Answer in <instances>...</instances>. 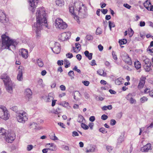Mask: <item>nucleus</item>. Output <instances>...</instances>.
<instances>
[{
    "label": "nucleus",
    "mask_w": 153,
    "mask_h": 153,
    "mask_svg": "<svg viewBox=\"0 0 153 153\" xmlns=\"http://www.w3.org/2000/svg\"><path fill=\"white\" fill-rule=\"evenodd\" d=\"M36 22L33 29L36 28V33L38 38L41 36L40 30L44 28H49L47 20V15L45 8L43 7L39 8L36 13Z\"/></svg>",
    "instance_id": "obj_1"
},
{
    "label": "nucleus",
    "mask_w": 153,
    "mask_h": 153,
    "mask_svg": "<svg viewBox=\"0 0 153 153\" xmlns=\"http://www.w3.org/2000/svg\"><path fill=\"white\" fill-rule=\"evenodd\" d=\"M2 40V48L11 50L10 46H12L13 48H15L18 43L15 40L11 39L5 34H3L1 36Z\"/></svg>",
    "instance_id": "obj_2"
},
{
    "label": "nucleus",
    "mask_w": 153,
    "mask_h": 153,
    "mask_svg": "<svg viewBox=\"0 0 153 153\" xmlns=\"http://www.w3.org/2000/svg\"><path fill=\"white\" fill-rule=\"evenodd\" d=\"M74 5L76 10L74 9V6L72 5H70L69 8L70 13L73 16L76 17L77 13L80 16L82 14H84L85 13V7L82 3L76 2L75 3Z\"/></svg>",
    "instance_id": "obj_3"
},
{
    "label": "nucleus",
    "mask_w": 153,
    "mask_h": 153,
    "mask_svg": "<svg viewBox=\"0 0 153 153\" xmlns=\"http://www.w3.org/2000/svg\"><path fill=\"white\" fill-rule=\"evenodd\" d=\"M0 78L3 80L4 82L7 91L11 94L13 92V84L9 77L6 74H4L0 76Z\"/></svg>",
    "instance_id": "obj_4"
},
{
    "label": "nucleus",
    "mask_w": 153,
    "mask_h": 153,
    "mask_svg": "<svg viewBox=\"0 0 153 153\" xmlns=\"http://www.w3.org/2000/svg\"><path fill=\"white\" fill-rule=\"evenodd\" d=\"M16 118L19 122L25 123L28 120V115L25 111H20L16 113Z\"/></svg>",
    "instance_id": "obj_5"
},
{
    "label": "nucleus",
    "mask_w": 153,
    "mask_h": 153,
    "mask_svg": "<svg viewBox=\"0 0 153 153\" xmlns=\"http://www.w3.org/2000/svg\"><path fill=\"white\" fill-rule=\"evenodd\" d=\"M54 25L56 28L60 29H65L67 27V25L65 22H64L62 19L59 18H57L56 19Z\"/></svg>",
    "instance_id": "obj_6"
},
{
    "label": "nucleus",
    "mask_w": 153,
    "mask_h": 153,
    "mask_svg": "<svg viewBox=\"0 0 153 153\" xmlns=\"http://www.w3.org/2000/svg\"><path fill=\"white\" fill-rule=\"evenodd\" d=\"M71 34V33L70 32L62 33L59 35V39L62 41H66L69 38Z\"/></svg>",
    "instance_id": "obj_7"
},
{
    "label": "nucleus",
    "mask_w": 153,
    "mask_h": 153,
    "mask_svg": "<svg viewBox=\"0 0 153 153\" xmlns=\"http://www.w3.org/2000/svg\"><path fill=\"white\" fill-rule=\"evenodd\" d=\"M16 138L15 134L13 132L9 133L7 135H5L4 139L8 143H12Z\"/></svg>",
    "instance_id": "obj_8"
},
{
    "label": "nucleus",
    "mask_w": 153,
    "mask_h": 153,
    "mask_svg": "<svg viewBox=\"0 0 153 153\" xmlns=\"http://www.w3.org/2000/svg\"><path fill=\"white\" fill-rule=\"evenodd\" d=\"M121 57L122 59L126 63L128 64L131 65L132 64V62L131 59L129 57L128 54L124 53L121 55Z\"/></svg>",
    "instance_id": "obj_9"
},
{
    "label": "nucleus",
    "mask_w": 153,
    "mask_h": 153,
    "mask_svg": "<svg viewBox=\"0 0 153 153\" xmlns=\"http://www.w3.org/2000/svg\"><path fill=\"white\" fill-rule=\"evenodd\" d=\"M24 67L22 66H19L18 69V73L17 76V79L19 81H22L23 79V72L24 71Z\"/></svg>",
    "instance_id": "obj_10"
},
{
    "label": "nucleus",
    "mask_w": 153,
    "mask_h": 153,
    "mask_svg": "<svg viewBox=\"0 0 153 153\" xmlns=\"http://www.w3.org/2000/svg\"><path fill=\"white\" fill-rule=\"evenodd\" d=\"M8 21V19L6 17L4 11L0 10V21L3 23L7 22Z\"/></svg>",
    "instance_id": "obj_11"
},
{
    "label": "nucleus",
    "mask_w": 153,
    "mask_h": 153,
    "mask_svg": "<svg viewBox=\"0 0 153 153\" xmlns=\"http://www.w3.org/2000/svg\"><path fill=\"white\" fill-rule=\"evenodd\" d=\"M53 52L55 53H59L61 50L60 44L58 42H56L55 43V46L53 48H51Z\"/></svg>",
    "instance_id": "obj_12"
},
{
    "label": "nucleus",
    "mask_w": 153,
    "mask_h": 153,
    "mask_svg": "<svg viewBox=\"0 0 153 153\" xmlns=\"http://www.w3.org/2000/svg\"><path fill=\"white\" fill-rule=\"evenodd\" d=\"M146 77L145 76H142L141 78L140 82L138 86V89H140L143 88L145 82Z\"/></svg>",
    "instance_id": "obj_13"
},
{
    "label": "nucleus",
    "mask_w": 153,
    "mask_h": 153,
    "mask_svg": "<svg viewBox=\"0 0 153 153\" xmlns=\"http://www.w3.org/2000/svg\"><path fill=\"white\" fill-rule=\"evenodd\" d=\"M151 146L150 143L147 144L146 145L142 147L141 148V151L142 152H147L149 150H151Z\"/></svg>",
    "instance_id": "obj_14"
},
{
    "label": "nucleus",
    "mask_w": 153,
    "mask_h": 153,
    "mask_svg": "<svg viewBox=\"0 0 153 153\" xmlns=\"http://www.w3.org/2000/svg\"><path fill=\"white\" fill-rule=\"evenodd\" d=\"M3 112V114L1 115L0 118L5 120H7L9 119L10 117L9 113L7 109Z\"/></svg>",
    "instance_id": "obj_15"
},
{
    "label": "nucleus",
    "mask_w": 153,
    "mask_h": 153,
    "mask_svg": "<svg viewBox=\"0 0 153 153\" xmlns=\"http://www.w3.org/2000/svg\"><path fill=\"white\" fill-rule=\"evenodd\" d=\"M25 97L27 100L31 97L32 92L30 89H27L25 92Z\"/></svg>",
    "instance_id": "obj_16"
},
{
    "label": "nucleus",
    "mask_w": 153,
    "mask_h": 153,
    "mask_svg": "<svg viewBox=\"0 0 153 153\" xmlns=\"http://www.w3.org/2000/svg\"><path fill=\"white\" fill-rule=\"evenodd\" d=\"M36 0H29L30 2V6L29 9L33 12H34L35 8H36V5L35 2Z\"/></svg>",
    "instance_id": "obj_17"
},
{
    "label": "nucleus",
    "mask_w": 153,
    "mask_h": 153,
    "mask_svg": "<svg viewBox=\"0 0 153 153\" xmlns=\"http://www.w3.org/2000/svg\"><path fill=\"white\" fill-rule=\"evenodd\" d=\"M20 52L23 58L26 59L28 57V51L27 50L22 49L20 50Z\"/></svg>",
    "instance_id": "obj_18"
},
{
    "label": "nucleus",
    "mask_w": 153,
    "mask_h": 153,
    "mask_svg": "<svg viewBox=\"0 0 153 153\" xmlns=\"http://www.w3.org/2000/svg\"><path fill=\"white\" fill-rule=\"evenodd\" d=\"M75 47H72V50L75 53L78 52L81 49V45L79 43H76L75 44Z\"/></svg>",
    "instance_id": "obj_19"
},
{
    "label": "nucleus",
    "mask_w": 153,
    "mask_h": 153,
    "mask_svg": "<svg viewBox=\"0 0 153 153\" xmlns=\"http://www.w3.org/2000/svg\"><path fill=\"white\" fill-rule=\"evenodd\" d=\"M33 62L35 63H37L40 67H42L44 65L43 62L40 59H38L36 60H33Z\"/></svg>",
    "instance_id": "obj_20"
},
{
    "label": "nucleus",
    "mask_w": 153,
    "mask_h": 153,
    "mask_svg": "<svg viewBox=\"0 0 153 153\" xmlns=\"http://www.w3.org/2000/svg\"><path fill=\"white\" fill-rule=\"evenodd\" d=\"M134 65L135 68L137 70H138V72H140V69L141 67L140 62L139 61H137L134 62Z\"/></svg>",
    "instance_id": "obj_21"
},
{
    "label": "nucleus",
    "mask_w": 153,
    "mask_h": 153,
    "mask_svg": "<svg viewBox=\"0 0 153 153\" xmlns=\"http://www.w3.org/2000/svg\"><path fill=\"white\" fill-rule=\"evenodd\" d=\"M125 134L124 133H122L121 134L119 137L118 139V143L120 144L123 142L125 139Z\"/></svg>",
    "instance_id": "obj_22"
},
{
    "label": "nucleus",
    "mask_w": 153,
    "mask_h": 153,
    "mask_svg": "<svg viewBox=\"0 0 153 153\" xmlns=\"http://www.w3.org/2000/svg\"><path fill=\"white\" fill-rule=\"evenodd\" d=\"M50 146L49 148H48V150L53 151L55 150V148L56 147V145L52 143H49L46 144V146L47 147H49V146Z\"/></svg>",
    "instance_id": "obj_23"
},
{
    "label": "nucleus",
    "mask_w": 153,
    "mask_h": 153,
    "mask_svg": "<svg viewBox=\"0 0 153 153\" xmlns=\"http://www.w3.org/2000/svg\"><path fill=\"white\" fill-rule=\"evenodd\" d=\"M84 54L85 56L88 58L89 60H91L92 58L93 54L92 53H89L88 51H86L84 52Z\"/></svg>",
    "instance_id": "obj_24"
},
{
    "label": "nucleus",
    "mask_w": 153,
    "mask_h": 153,
    "mask_svg": "<svg viewBox=\"0 0 153 153\" xmlns=\"http://www.w3.org/2000/svg\"><path fill=\"white\" fill-rule=\"evenodd\" d=\"M151 64H144L143 68L146 71H149L151 69Z\"/></svg>",
    "instance_id": "obj_25"
},
{
    "label": "nucleus",
    "mask_w": 153,
    "mask_h": 153,
    "mask_svg": "<svg viewBox=\"0 0 153 153\" xmlns=\"http://www.w3.org/2000/svg\"><path fill=\"white\" fill-rule=\"evenodd\" d=\"M55 2L56 5L59 6H62L64 4L63 0H56Z\"/></svg>",
    "instance_id": "obj_26"
},
{
    "label": "nucleus",
    "mask_w": 153,
    "mask_h": 153,
    "mask_svg": "<svg viewBox=\"0 0 153 153\" xmlns=\"http://www.w3.org/2000/svg\"><path fill=\"white\" fill-rule=\"evenodd\" d=\"M29 127L30 128H32V129H39L37 127V124L34 122L31 123Z\"/></svg>",
    "instance_id": "obj_27"
},
{
    "label": "nucleus",
    "mask_w": 153,
    "mask_h": 153,
    "mask_svg": "<svg viewBox=\"0 0 153 153\" xmlns=\"http://www.w3.org/2000/svg\"><path fill=\"white\" fill-rule=\"evenodd\" d=\"M144 6L148 10H149L150 5H151V2L148 0L146 1L143 4Z\"/></svg>",
    "instance_id": "obj_28"
},
{
    "label": "nucleus",
    "mask_w": 153,
    "mask_h": 153,
    "mask_svg": "<svg viewBox=\"0 0 153 153\" xmlns=\"http://www.w3.org/2000/svg\"><path fill=\"white\" fill-rule=\"evenodd\" d=\"M97 73L100 75L105 76H106V74L104 73V71L102 69H99L97 71Z\"/></svg>",
    "instance_id": "obj_29"
},
{
    "label": "nucleus",
    "mask_w": 153,
    "mask_h": 153,
    "mask_svg": "<svg viewBox=\"0 0 153 153\" xmlns=\"http://www.w3.org/2000/svg\"><path fill=\"white\" fill-rule=\"evenodd\" d=\"M6 109V108L2 105H0V117L3 114V112Z\"/></svg>",
    "instance_id": "obj_30"
},
{
    "label": "nucleus",
    "mask_w": 153,
    "mask_h": 153,
    "mask_svg": "<svg viewBox=\"0 0 153 153\" xmlns=\"http://www.w3.org/2000/svg\"><path fill=\"white\" fill-rule=\"evenodd\" d=\"M142 59L143 60V64H151L149 59L143 57Z\"/></svg>",
    "instance_id": "obj_31"
},
{
    "label": "nucleus",
    "mask_w": 153,
    "mask_h": 153,
    "mask_svg": "<svg viewBox=\"0 0 153 153\" xmlns=\"http://www.w3.org/2000/svg\"><path fill=\"white\" fill-rule=\"evenodd\" d=\"M6 130L3 128L0 127V135H5Z\"/></svg>",
    "instance_id": "obj_32"
},
{
    "label": "nucleus",
    "mask_w": 153,
    "mask_h": 153,
    "mask_svg": "<svg viewBox=\"0 0 153 153\" xmlns=\"http://www.w3.org/2000/svg\"><path fill=\"white\" fill-rule=\"evenodd\" d=\"M53 94L52 93H49L47 98V101L48 102H50L53 100Z\"/></svg>",
    "instance_id": "obj_33"
},
{
    "label": "nucleus",
    "mask_w": 153,
    "mask_h": 153,
    "mask_svg": "<svg viewBox=\"0 0 153 153\" xmlns=\"http://www.w3.org/2000/svg\"><path fill=\"white\" fill-rule=\"evenodd\" d=\"M112 106L111 105H109L108 106H105L102 108V109L103 110H106L108 109L109 110H111L112 108Z\"/></svg>",
    "instance_id": "obj_34"
},
{
    "label": "nucleus",
    "mask_w": 153,
    "mask_h": 153,
    "mask_svg": "<svg viewBox=\"0 0 153 153\" xmlns=\"http://www.w3.org/2000/svg\"><path fill=\"white\" fill-rule=\"evenodd\" d=\"M64 64L65 65V67L66 68H68L70 66V63L69 61L67 59L65 60Z\"/></svg>",
    "instance_id": "obj_35"
},
{
    "label": "nucleus",
    "mask_w": 153,
    "mask_h": 153,
    "mask_svg": "<svg viewBox=\"0 0 153 153\" xmlns=\"http://www.w3.org/2000/svg\"><path fill=\"white\" fill-rule=\"evenodd\" d=\"M109 23V27L111 30V27H114L115 26L114 23L113 22H111L110 21H109L108 22Z\"/></svg>",
    "instance_id": "obj_36"
},
{
    "label": "nucleus",
    "mask_w": 153,
    "mask_h": 153,
    "mask_svg": "<svg viewBox=\"0 0 153 153\" xmlns=\"http://www.w3.org/2000/svg\"><path fill=\"white\" fill-rule=\"evenodd\" d=\"M140 101L141 103H144L145 102L147 101L148 100V98L145 97H142L140 99Z\"/></svg>",
    "instance_id": "obj_37"
},
{
    "label": "nucleus",
    "mask_w": 153,
    "mask_h": 153,
    "mask_svg": "<svg viewBox=\"0 0 153 153\" xmlns=\"http://www.w3.org/2000/svg\"><path fill=\"white\" fill-rule=\"evenodd\" d=\"M119 42L120 45L124 44L127 43V40L126 39H123L120 40Z\"/></svg>",
    "instance_id": "obj_38"
},
{
    "label": "nucleus",
    "mask_w": 153,
    "mask_h": 153,
    "mask_svg": "<svg viewBox=\"0 0 153 153\" xmlns=\"http://www.w3.org/2000/svg\"><path fill=\"white\" fill-rule=\"evenodd\" d=\"M68 75L71 77V79H73L74 78V72L73 71H70L68 73Z\"/></svg>",
    "instance_id": "obj_39"
},
{
    "label": "nucleus",
    "mask_w": 153,
    "mask_h": 153,
    "mask_svg": "<svg viewBox=\"0 0 153 153\" xmlns=\"http://www.w3.org/2000/svg\"><path fill=\"white\" fill-rule=\"evenodd\" d=\"M75 94H76V95H77L79 96L80 97V94L79 92L77 91H76L75 92V93L74 94V98L76 100H78L79 98L77 97H76V96H75Z\"/></svg>",
    "instance_id": "obj_40"
},
{
    "label": "nucleus",
    "mask_w": 153,
    "mask_h": 153,
    "mask_svg": "<svg viewBox=\"0 0 153 153\" xmlns=\"http://www.w3.org/2000/svg\"><path fill=\"white\" fill-rule=\"evenodd\" d=\"M102 33V29L100 27H98L96 31V34L97 35H99L100 34Z\"/></svg>",
    "instance_id": "obj_41"
},
{
    "label": "nucleus",
    "mask_w": 153,
    "mask_h": 153,
    "mask_svg": "<svg viewBox=\"0 0 153 153\" xmlns=\"http://www.w3.org/2000/svg\"><path fill=\"white\" fill-rule=\"evenodd\" d=\"M61 105H62L64 107H68L69 106V104L68 102L65 101H63L62 102Z\"/></svg>",
    "instance_id": "obj_42"
},
{
    "label": "nucleus",
    "mask_w": 153,
    "mask_h": 153,
    "mask_svg": "<svg viewBox=\"0 0 153 153\" xmlns=\"http://www.w3.org/2000/svg\"><path fill=\"white\" fill-rule=\"evenodd\" d=\"M81 126L84 129H88L89 128V126L84 123H82Z\"/></svg>",
    "instance_id": "obj_43"
},
{
    "label": "nucleus",
    "mask_w": 153,
    "mask_h": 153,
    "mask_svg": "<svg viewBox=\"0 0 153 153\" xmlns=\"http://www.w3.org/2000/svg\"><path fill=\"white\" fill-rule=\"evenodd\" d=\"M133 98L132 97V95L131 94H128L126 97V98L128 100H130Z\"/></svg>",
    "instance_id": "obj_44"
},
{
    "label": "nucleus",
    "mask_w": 153,
    "mask_h": 153,
    "mask_svg": "<svg viewBox=\"0 0 153 153\" xmlns=\"http://www.w3.org/2000/svg\"><path fill=\"white\" fill-rule=\"evenodd\" d=\"M150 90L148 88H145L143 90V91H141V92L142 93H144L145 94H147L149 93H150Z\"/></svg>",
    "instance_id": "obj_45"
},
{
    "label": "nucleus",
    "mask_w": 153,
    "mask_h": 153,
    "mask_svg": "<svg viewBox=\"0 0 153 153\" xmlns=\"http://www.w3.org/2000/svg\"><path fill=\"white\" fill-rule=\"evenodd\" d=\"M86 39L88 40H91L93 39V37L91 35H87L86 37Z\"/></svg>",
    "instance_id": "obj_46"
},
{
    "label": "nucleus",
    "mask_w": 153,
    "mask_h": 153,
    "mask_svg": "<svg viewBox=\"0 0 153 153\" xmlns=\"http://www.w3.org/2000/svg\"><path fill=\"white\" fill-rule=\"evenodd\" d=\"M134 31L133 30L131 29H130V30L129 31L128 34L130 37H131L134 34Z\"/></svg>",
    "instance_id": "obj_47"
},
{
    "label": "nucleus",
    "mask_w": 153,
    "mask_h": 153,
    "mask_svg": "<svg viewBox=\"0 0 153 153\" xmlns=\"http://www.w3.org/2000/svg\"><path fill=\"white\" fill-rule=\"evenodd\" d=\"M107 150L109 152H111L113 149V147L111 146H108L106 147Z\"/></svg>",
    "instance_id": "obj_48"
},
{
    "label": "nucleus",
    "mask_w": 153,
    "mask_h": 153,
    "mask_svg": "<svg viewBox=\"0 0 153 153\" xmlns=\"http://www.w3.org/2000/svg\"><path fill=\"white\" fill-rule=\"evenodd\" d=\"M51 139L53 140H58V138L55 136V134H54L53 135V136H51Z\"/></svg>",
    "instance_id": "obj_49"
},
{
    "label": "nucleus",
    "mask_w": 153,
    "mask_h": 153,
    "mask_svg": "<svg viewBox=\"0 0 153 153\" xmlns=\"http://www.w3.org/2000/svg\"><path fill=\"white\" fill-rule=\"evenodd\" d=\"M95 150V148L92 147V148L89 149H87L86 151V152L87 153L89 152H93Z\"/></svg>",
    "instance_id": "obj_50"
},
{
    "label": "nucleus",
    "mask_w": 153,
    "mask_h": 153,
    "mask_svg": "<svg viewBox=\"0 0 153 153\" xmlns=\"http://www.w3.org/2000/svg\"><path fill=\"white\" fill-rule=\"evenodd\" d=\"M61 112V110L60 108H57L56 109L55 113L56 114H59V113H60Z\"/></svg>",
    "instance_id": "obj_51"
},
{
    "label": "nucleus",
    "mask_w": 153,
    "mask_h": 153,
    "mask_svg": "<svg viewBox=\"0 0 153 153\" xmlns=\"http://www.w3.org/2000/svg\"><path fill=\"white\" fill-rule=\"evenodd\" d=\"M82 82L86 86H88L89 84V82L87 81H83Z\"/></svg>",
    "instance_id": "obj_52"
},
{
    "label": "nucleus",
    "mask_w": 153,
    "mask_h": 153,
    "mask_svg": "<svg viewBox=\"0 0 153 153\" xmlns=\"http://www.w3.org/2000/svg\"><path fill=\"white\" fill-rule=\"evenodd\" d=\"M108 118V116L105 114H103L101 116V119L103 120H106Z\"/></svg>",
    "instance_id": "obj_53"
},
{
    "label": "nucleus",
    "mask_w": 153,
    "mask_h": 153,
    "mask_svg": "<svg viewBox=\"0 0 153 153\" xmlns=\"http://www.w3.org/2000/svg\"><path fill=\"white\" fill-rule=\"evenodd\" d=\"M73 70H75L79 73H81L80 70L79 69H78L76 66L74 67V68H73Z\"/></svg>",
    "instance_id": "obj_54"
},
{
    "label": "nucleus",
    "mask_w": 153,
    "mask_h": 153,
    "mask_svg": "<svg viewBox=\"0 0 153 153\" xmlns=\"http://www.w3.org/2000/svg\"><path fill=\"white\" fill-rule=\"evenodd\" d=\"M116 123V121L112 119L111 120L110 124L112 126L114 125Z\"/></svg>",
    "instance_id": "obj_55"
},
{
    "label": "nucleus",
    "mask_w": 153,
    "mask_h": 153,
    "mask_svg": "<svg viewBox=\"0 0 153 153\" xmlns=\"http://www.w3.org/2000/svg\"><path fill=\"white\" fill-rule=\"evenodd\" d=\"M115 83L117 85H120L121 84V82L118 79L115 80Z\"/></svg>",
    "instance_id": "obj_56"
},
{
    "label": "nucleus",
    "mask_w": 153,
    "mask_h": 153,
    "mask_svg": "<svg viewBox=\"0 0 153 153\" xmlns=\"http://www.w3.org/2000/svg\"><path fill=\"white\" fill-rule=\"evenodd\" d=\"M67 56L68 58H71L73 57V55L71 53H68L66 54V55Z\"/></svg>",
    "instance_id": "obj_57"
},
{
    "label": "nucleus",
    "mask_w": 153,
    "mask_h": 153,
    "mask_svg": "<svg viewBox=\"0 0 153 153\" xmlns=\"http://www.w3.org/2000/svg\"><path fill=\"white\" fill-rule=\"evenodd\" d=\"M130 102L131 104H135L136 102V101L133 98H132L131 100H130Z\"/></svg>",
    "instance_id": "obj_58"
},
{
    "label": "nucleus",
    "mask_w": 153,
    "mask_h": 153,
    "mask_svg": "<svg viewBox=\"0 0 153 153\" xmlns=\"http://www.w3.org/2000/svg\"><path fill=\"white\" fill-rule=\"evenodd\" d=\"M105 128H101L99 129V131L102 133H104L105 132Z\"/></svg>",
    "instance_id": "obj_59"
},
{
    "label": "nucleus",
    "mask_w": 153,
    "mask_h": 153,
    "mask_svg": "<svg viewBox=\"0 0 153 153\" xmlns=\"http://www.w3.org/2000/svg\"><path fill=\"white\" fill-rule=\"evenodd\" d=\"M57 64L59 65H62L63 64V60H59L57 62Z\"/></svg>",
    "instance_id": "obj_60"
},
{
    "label": "nucleus",
    "mask_w": 153,
    "mask_h": 153,
    "mask_svg": "<svg viewBox=\"0 0 153 153\" xmlns=\"http://www.w3.org/2000/svg\"><path fill=\"white\" fill-rule=\"evenodd\" d=\"M33 146L32 145H29L27 147V150L30 151L33 149Z\"/></svg>",
    "instance_id": "obj_61"
},
{
    "label": "nucleus",
    "mask_w": 153,
    "mask_h": 153,
    "mask_svg": "<svg viewBox=\"0 0 153 153\" xmlns=\"http://www.w3.org/2000/svg\"><path fill=\"white\" fill-rule=\"evenodd\" d=\"M76 57L77 58V59L79 60H80L81 59H82V56L80 55V54H77L76 56Z\"/></svg>",
    "instance_id": "obj_62"
},
{
    "label": "nucleus",
    "mask_w": 153,
    "mask_h": 153,
    "mask_svg": "<svg viewBox=\"0 0 153 153\" xmlns=\"http://www.w3.org/2000/svg\"><path fill=\"white\" fill-rule=\"evenodd\" d=\"M101 11L103 14H105L107 13L108 12V10L106 9H102L101 10Z\"/></svg>",
    "instance_id": "obj_63"
},
{
    "label": "nucleus",
    "mask_w": 153,
    "mask_h": 153,
    "mask_svg": "<svg viewBox=\"0 0 153 153\" xmlns=\"http://www.w3.org/2000/svg\"><path fill=\"white\" fill-rule=\"evenodd\" d=\"M148 51H149L150 52L153 53V48L149 47L147 49Z\"/></svg>",
    "instance_id": "obj_64"
}]
</instances>
